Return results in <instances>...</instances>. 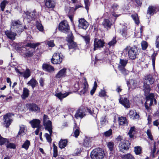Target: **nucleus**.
<instances>
[{
  "mask_svg": "<svg viewBox=\"0 0 159 159\" xmlns=\"http://www.w3.org/2000/svg\"><path fill=\"white\" fill-rule=\"evenodd\" d=\"M71 93V92H68L63 94L61 92H60L56 93L55 96L60 100H62L64 98L66 97Z\"/></svg>",
  "mask_w": 159,
  "mask_h": 159,
  "instance_id": "nucleus-30",
  "label": "nucleus"
},
{
  "mask_svg": "<svg viewBox=\"0 0 159 159\" xmlns=\"http://www.w3.org/2000/svg\"><path fill=\"white\" fill-rule=\"evenodd\" d=\"M145 80L149 82L150 84H153L155 79L153 76L151 74H148L145 76Z\"/></svg>",
  "mask_w": 159,
  "mask_h": 159,
  "instance_id": "nucleus-32",
  "label": "nucleus"
},
{
  "mask_svg": "<svg viewBox=\"0 0 159 159\" xmlns=\"http://www.w3.org/2000/svg\"><path fill=\"white\" fill-rule=\"evenodd\" d=\"M40 44L39 43H28L26 45V46L28 47H30L32 48V49H34L37 47Z\"/></svg>",
  "mask_w": 159,
  "mask_h": 159,
  "instance_id": "nucleus-38",
  "label": "nucleus"
},
{
  "mask_svg": "<svg viewBox=\"0 0 159 159\" xmlns=\"http://www.w3.org/2000/svg\"><path fill=\"white\" fill-rule=\"evenodd\" d=\"M68 142L67 139H61L58 143L59 147L61 149L65 148L67 146Z\"/></svg>",
  "mask_w": 159,
  "mask_h": 159,
  "instance_id": "nucleus-29",
  "label": "nucleus"
},
{
  "mask_svg": "<svg viewBox=\"0 0 159 159\" xmlns=\"http://www.w3.org/2000/svg\"><path fill=\"white\" fill-rule=\"evenodd\" d=\"M30 141L29 140L27 139L22 145L21 148H24L26 150H27L28 149L29 146L30 145Z\"/></svg>",
  "mask_w": 159,
  "mask_h": 159,
  "instance_id": "nucleus-47",
  "label": "nucleus"
},
{
  "mask_svg": "<svg viewBox=\"0 0 159 159\" xmlns=\"http://www.w3.org/2000/svg\"><path fill=\"white\" fill-rule=\"evenodd\" d=\"M14 115V114L13 113H8L3 116V125L7 128H8L12 122L13 120L11 117Z\"/></svg>",
  "mask_w": 159,
  "mask_h": 159,
  "instance_id": "nucleus-6",
  "label": "nucleus"
},
{
  "mask_svg": "<svg viewBox=\"0 0 159 159\" xmlns=\"http://www.w3.org/2000/svg\"><path fill=\"white\" fill-rule=\"evenodd\" d=\"M44 125L45 126V129L46 130L52 129V123L51 120H48L47 122H46L43 123Z\"/></svg>",
  "mask_w": 159,
  "mask_h": 159,
  "instance_id": "nucleus-40",
  "label": "nucleus"
},
{
  "mask_svg": "<svg viewBox=\"0 0 159 159\" xmlns=\"http://www.w3.org/2000/svg\"><path fill=\"white\" fill-rule=\"evenodd\" d=\"M89 25L88 23L84 18H81L79 20L78 26L80 28L86 30Z\"/></svg>",
  "mask_w": 159,
  "mask_h": 159,
  "instance_id": "nucleus-17",
  "label": "nucleus"
},
{
  "mask_svg": "<svg viewBox=\"0 0 159 159\" xmlns=\"http://www.w3.org/2000/svg\"><path fill=\"white\" fill-rule=\"evenodd\" d=\"M53 157H56L58 156V150L57 149V147L54 143V142L53 143Z\"/></svg>",
  "mask_w": 159,
  "mask_h": 159,
  "instance_id": "nucleus-50",
  "label": "nucleus"
},
{
  "mask_svg": "<svg viewBox=\"0 0 159 159\" xmlns=\"http://www.w3.org/2000/svg\"><path fill=\"white\" fill-rule=\"evenodd\" d=\"M135 127L134 126H133L130 127L128 132V134L130 138H134V135L132 134V133L133 131H135Z\"/></svg>",
  "mask_w": 159,
  "mask_h": 159,
  "instance_id": "nucleus-49",
  "label": "nucleus"
},
{
  "mask_svg": "<svg viewBox=\"0 0 159 159\" xmlns=\"http://www.w3.org/2000/svg\"><path fill=\"white\" fill-rule=\"evenodd\" d=\"M40 120L38 119H34L30 121V123L33 128L40 127Z\"/></svg>",
  "mask_w": 159,
  "mask_h": 159,
  "instance_id": "nucleus-25",
  "label": "nucleus"
},
{
  "mask_svg": "<svg viewBox=\"0 0 159 159\" xmlns=\"http://www.w3.org/2000/svg\"><path fill=\"white\" fill-rule=\"evenodd\" d=\"M157 53H155V52L151 56V59L152 61V65L154 67H155L156 57L157 55Z\"/></svg>",
  "mask_w": 159,
  "mask_h": 159,
  "instance_id": "nucleus-51",
  "label": "nucleus"
},
{
  "mask_svg": "<svg viewBox=\"0 0 159 159\" xmlns=\"http://www.w3.org/2000/svg\"><path fill=\"white\" fill-rule=\"evenodd\" d=\"M23 76L25 79H27L31 75V71L29 68H26L25 70L23 72Z\"/></svg>",
  "mask_w": 159,
  "mask_h": 159,
  "instance_id": "nucleus-39",
  "label": "nucleus"
},
{
  "mask_svg": "<svg viewBox=\"0 0 159 159\" xmlns=\"http://www.w3.org/2000/svg\"><path fill=\"white\" fill-rule=\"evenodd\" d=\"M93 108H91L90 107H86V109L89 113L93 116L94 117L96 118L97 117V115L94 113V110Z\"/></svg>",
  "mask_w": 159,
  "mask_h": 159,
  "instance_id": "nucleus-48",
  "label": "nucleus"
},
{
  "mask_svg": "<svg viewBox=\"0 0 159 159\" xmlns=\"http://www.w3.org/2000/svg\"><path fill=\"white\" fill-rule=\"evenodd\" d=\"M85 109L83 108H79L75 115V117L76 119H78L79 118L81 119L83 118L86 116L85 114Z\"/></svg>",
  "mask_w": 159,
  "mask_h": 159,
  "instance_id": "nucleus-15",
  "label": "nucleus"
},
{
  "mask_svg": "<svg viewBox=\"0 0 159 159\" xmlns=\"http://www.w3.org/2000/svg\"><path fill=\"white\" fill-rule=\"evenodd\" d=\"M154 94L152 93L149 94L146 97V102L144 104L145 107V108L147 110L149 109V107L146 105V103L147 102L150 101V105H152L153 104V102L154 100Z\"/></svg>",
  "mask_w": 159,
  "mask_h": 159,
  "instance_id": "nucleus-16",
  "label": "nucleus"
},
{
  "mask_svg": "<svg viewBox=\"0 0 159 159\" xmlns=\"http://www.w3.org/2000/svg\"><path fill=\"white\" fill-rule=\"evenodd\" d=\"M27 84L30 85L33 89H34L37 84H38V83L35 79L32 78L28 82Z\"/></svg>",
  "mask_w": 159,
  "mask_h": 159,
  "instance_id": "nucleus-37",
  "label": "nucleus"
},
{
  "mask_svg": "<svg viewBox=\"0 0 159 159\" xmlns=\"http://www.w3.org/2000/svg\"><path fill=\"white\" fill-rule=\"evenodd\" d=\"M42 67L44 70H45L49 72H51L54 70V68L53 67L47 64H43V65Z\"/></svg>",
  "mask_w": 159,
  "mask_h": 159,
  "instance_id": "nucleus-27",
  "label": "nucleus"
},
{
  "mask_svg": "<svg viewBox=\"0 0 159 159\" xmlns=\"http://www.w3.org/2000/svg\"><path fill=\"white\" fill-rule=\"evenodd\" d=\"M122 159H135L134 157L130 153L123 155L121 156Z\"/></svg>",
  "mask_w": 159,
  "mask_h": 159,
  "instance_id": "nucleus-41",
  "label": "nucleus"
},
{
  "mask_svg": "<svg viewBox=\"0 0 159 159\" xmlns=\"http://www.w3.org/2000/svg\"><path fill=\"white\" fill-rule=\"evenodd\" d=\"M143 90L145 94H148L151 90L150 86L145 82L143 83Z\"/></svg>",
  "mask_w": 159,
  "mask_h": 159,
  "instance_id": "nucleus-35",
  "label": "nucleus"
},
{
  "mask_svg": "<svg viewBox=\"0 0 159 159\" xmlns=\"http://www.w3.org/2000/svg\"><path fill=\"white\" fill-rule=\"evenodd\" d=\"M8 144L6 145V147L7 148H11L15 149L16 148V145L15 144L12 143H8Z\"/></svg>",
  "mask_w": 159,
  "mask_h": 159,
  "instance_id": "nucleus-54",
  "label": "nucleus"
},
{
  "mask_svg": "<svg viewBox=\"0 0 159 159\" xmlns=\"http://www.w3.org/2000/svg\"><path fill=\"white\" fill-rule=\"evenodd\" d=\"M85 8L88 11L90 6V3L89 2V0H84Z\"/></svg>",
  "mask_w": 159,
  "mask_h": 159,
  "instance_id": "nucleus-63",
  "label": "nucleus"
},
{
  "mask_svg": "<svg viewBox=\"0 0 159 159\" xmlns=\"http://www.w3.org/2000/svg\"><path fill=\"white\" fill-rule=\"evenodd\" d=\"M131 17L134 21L135 23L137 25H139V21L137 16L135 15H131Z\"/></svg>",
  "mask_w": 159,
  "mask_h": 159,
  "instance_id": "nucleus-58",
  "label": "nucleus"
},
{
  "mask_svg": "<svg viewBox=\"0 0 159 159\" xmlns=\"http://www.w3.org/2000/svg\"><path fill=\"white\" fill-rule=\"evenodd\" d=\"M44 136L45 137L47 141L49 143H51L52 141L51 136L49 135L48 134L46 133L44 134Z\"/></svg>",
  "mask_w": 159,
  "mask_h": 159,
  "instance_id": "nucleus-60",
  "label": "nucleus"
},
{
  "mask_svg": "<svg viewBox=\"0 0 159 159\" xmlns=\"http://www.w3.org/2000/svg\"><path fill=\"white\" fill-rule=\"evenodd\" d=\"M27 19H28L29 21L34 20L37 18V12L35 10L32 12L27 11L25 13Z\"/></svg>",
  "mask_w": 159,
  "mask_h": 159,
  "instance_id": "nucleus-12",
  "label": "nucleus"
},
{
  "mask_svg": "<svg viewBox=\"0 0 159 159\" xmlns=\"http://www.w3.org/2000/svg\"><path fill=\"white\" fill-rule=\"evenodd\" d=\"M8 2L6 0L3 1L1 3L0 6L1 7V10L2 11H4V9L7 4L8 3Z\"/></svg>",
  "mask_w": 159,
  "mask_h": 159,
  "instance_id": "nucleus-53",
  "label": "nucleus"
},
{
  "mask_svg": "<svg viewBox=\"0 0 159 159\" xmlns=\"http://www.w3.org/2000/svg\"><path fill=\"white\" fill-rule=\"evenodd\" d=\"M11 29L17 33H21L24 31L22 23L19 20H11Z\"/></svg>",
  "mask_w": 159,
  "mask_h": 159,
  "instance_id": "nucleus-3",
  "label": "nucleus"
},
{
  "mask_svg": "<svg viewBox=\"0 0 159 159\" xmlns=\"http://www.w3.org/2000/svg\"><path fill=\"white\" fill-rule=\"evenodd\" d=\"M131 143L128 140H126L120 143L119 145L120 151L125 153L129 149Z\"/></svg>",
  "mask_w": 159,
  "mask_h": 159,
  "instance_id": "nucleus-7",
  "label": "nucleus"
},
{
  "mask_svg": "<svg viewBox=\"0 0 159 159\" xmlns=\"http://www.w3.org/2000/svg\"><path fill=\"white\" fill-rule=\"evenodd\" d=\"M107 145L109 151L110 156H113L115 155V147L114 143L113 142L110 141L107 143Z\"/></svg>",
  "mask_w": 159,
  "mask_h": 159,
  "instance_id": "nucleus-13",
  "label": "nucleus"
},
{
  "mask_svg": "<svg viewBox=\"0 0 159 159\" xmlns=\"http://www.w3.org/2000/svg\"><path fill=\"white\" fill-rule=\"evenodd\" d=\"M116 38V37H113L112 40L108 43V44L110 47L114 46L116 43L117 41Z\"/></svg>",
  "mask_w": 159,
  "mask_h": 159,
  "instance_id": "nucleus-56",
  "label": "nucleus"
},
{
  "mask_svg": "<svg viewBox=\"0 0 159 159\" xmlns=\"http://www.w3.org/2000/svg\"><path fill=\"white\" fill-rule=\"evenodd\" d=\"M108 121L107 119V116L105 115L101 117L100 123L102 126H104L108 123Z\"/></svg>",
  "mask_w": 159,
  "mask_h": 159,
  "instance_id": "nucleus-42",
  "label": "nucleus"
},
{
  "mask_svg": "<svg viewBox=\"0 0 159 159\" xmlns=\"http://www.w3.org/2000/svg\"><path fill=\"white\" fill-rule=\"evenodd\" d=\"M5 34L8 38L12 40H14L16 38V35L15 33L11 31L7 30L5 32Z\"/></svg>",
  "mask_w": 159,
  "mask_h": 159,
  "instance_id": "nucleus-26",
  "label": "nucleus"
},
{
  "mask_svg": "<svg viewBox=\"0 0 159 159\" xmlns=\"http://www.w3.org/2000/svg\"><path fill=\"white\" fill-rule=\"evenodd\" d=\"M86 44H89L90 43V38L89 35H87L82 36Z\"/></svg>",
  "mask_w": 159,
  "mask_h": 159,
  "instance_id": "nucleus-59",
  "label": "nucleus"
},
{
  "mask_svg": "<svg viewBox=\"0 0 159 159\" xmlns=\"http://www.w3.org/2000/svg\"><path fill=\"white\" fill-rule=\"evenodd\" d=\"M136 4V6L139 7H141L142 5L143 1V0H134Z\"/></svg>",
  "mask_w": 159,
  "mask_h": 159,
  "instance_id": "nucleus-62",
  "label": "nucleus"
},
{
  "mask_svg": "<svg viewBox=\"0 0 159 159\" xmlns=\"http://www.w3.org/2000/svg\"><path fill=\"white\" fill-rule=\"evenodd\" d=\"M112 130L110 129L108 131L105 132L104 133V135L106 137H109L112 134Z\"/></svg>",
  "mask_w": 159,
  "mask_h": 159,
  "instance_id": "nucleus-57",
  "label": "nucleus"
},
{
  "mask_svg": "<svg viewBox=\"0 0 159 159\" xmlns=\"http://www.w3.org/2000/svg\"><path fill=\"white\" fill-rule=\"evenodd\" d=\"M84 82L81 88L82 89L79 91V94L80 95L85 93L88 91L89 84L86 78H84Z\"/></svg>",
  "mask_w": 159,
  "mask_h": 159,
  "instance_id": "nucleus-14",
  "label": "nucleus"
},
{
  "mask_svg": "<svg viewBox=\"0 0 159 159\" xmlns=\"http://www.w3.org/2000/svg\"><path fill=\"white\" fill-rule=\"evenodd\" d=\"M67 45L68 46L69 49H73L76 50L78 48L77 43L74 41L67 43Z\"/></svg>",
  "mask_w": 159,
  "mask_h": 159,
  "instance_id": "nucleus-33",
  "label": "nucleus"
},
{
  "mask_svg": "<svg viewBox=\"0 0 159 159\" xmlns=\"http://www.w3.org/2000/svg\"><path fill=\"white\" fill-rule=\"evenodd\" d=\"M29 95V90L26 88H23V92L21 98L23 99H25L28 98Z\"/></svg>",
  "mask_w": 159,
  "mask_h": 159,
  "instance_id": "nucleus-34",
  "label": "nucleus"
},
{
  "mask_svg": "<svg viewBox=\"0 0 159 159\" xmlns=\"http://www.w3.org/2000/svg\"><path fill=\"white\" fill-rule=\"evenodd\" d=\"M62 57H61L60 53L57 52L54 54L51 61L53 64H60L62 62Z\"/></svg>",
  "mask_w": 159,
  "mask_h": 159,
  "instance_id": "nucleus-9",
  "label": "nucleus"
},
{
  "mask_svg": "<svg viewBox=\"0 0 159 159\" xmlns=\"http://www.w3.org/2000/svg\"><path fill=\"white\" fill-rule=\"evenodd\" d=\"M66 68H63L59 70L56 75L55 77L57 78H60L64 77L66 76Z\"/></svg>",
  "mask_w": 159,
  "mask_h": 159,
  "instance_id": "nucleus-23",
  "label": "nucleus"
},
{
  "mask_svg": "<svg viewBox=\"0 0 159 159\" xmlns=\"http://www.w3.org/2000/svg\"><path fill=\"white\" fill-rule=\"evenodd\" d=\"M36 26L37 29L40 31L42 32L43 31V26L39 21L36 22Z\"/></svg>",
  "mask_w": 159,
  "mask_h": 159,
  "instance_id": "nucleus-45",
  "label": "nucleus"
},
{
  "mask_svg": "<svg viewBox=\"0 0 159 159\" xmlns=\"http://www.w3.org/2000/svg\"><path fill=\"white\" fill-rule=\"evenodd\" d=\"M119 125L127 126L129 121L125 117L121 116L119 117L118 120Z\"/></svg>",
  "mask_w": 159,
  "mask_h": 159,
  "instance_id": "nucleus-22",
  "label": "nucleus"
},
{
  "mask_svg": "<svg viewBox=\"0 0 159 159\" xmlns=\"http://www.w3.org/2000/svg\"><path fill=\"white\" fill-rule=\"evenodd\" d=\"M120 33L121 35L125 38H127V28L126 27L124 26V27L122 29L120 30Z\"/></svg>",
  "mask_w": 159,
  "mask_h": 159,
  "instance_id": "nucleus-44",
  "label": "nucleus"
},
{
  "mask_svg": "<svg viewBox=\"0 0 159 159\" xmlns=\"http://www.w3.org/2000/svg\"><path fill=\"white\" fill-rule=\"evenodd\" d=\"M105 43L104 40L95 38L94 40V50L99 48H102L105 46Z\"/></svg>",
  "mask_w": 159,
  "mask_h": 159,
  "instance_id": "nucleus-10",
  "label": "nucleus"
},
{
  "mask_svg": "<svg viewBox=\"0 0 159 159\" xmlns=\"http://www.w3.org/2000/svg\"><path fill=\"white\" fill-rule=\"evenodd\" d=\"M156 142H154V143L153 148V149L151 148V152H150V157L152 158L156 157L157 154H159V149L157 151L156 153L155 154L156 151Z\"/></svg>",
  "mask_w": 159,
  "mask_h": 159,
  "instance_id": "nucleus-24",
  "label": "nucleus"
},
{
  "mask_svg": "<svg viewBox=\"0 0 159 159\" xmlns=\"http://www.w3.org/2000/svg\"><path fill=\"white\" fill-rule=\"evenodd\" d=\"M25 128L24 127H20L19 131L18 133V135L17 136H22L25 134Z\"/></svg>",
  "mask_w": 159,
  "mask_h": 159,
  "instance_id": "nucleus-52",
  "label": "nucleus"
},
{
  "mask_svg": "<svg viewBox=\"0 0 159 159\" xmlns=\"http://www.w3.org/2000/svg\"><path fill=\"white\" fill-rule=\"evenodd\" d=\"M6 143H9L8 139L3 137L0 134V146L4 145Z\"/></svg>",
  "mask_w": 159,
  "mask_h": 159,
  "instance_id": "nucleus-46",
  "label": "nucleus"
},
{
  "mask_svg": "<svg viewBox=\"0 0 159 159\" xmlns=\"http://www.w3.org/2000/svg\"><path fill=\"white\" fill-rule=\"evenodd\" d=\"M129 115L131 119L133 120H139L140 117L139 113L136 110H131L129 111Z\"/></svg>",
  "mask_w": 159,
  "mask_h": 159,
  "instance_id": "nucleus-19",
  "label": "nucleus"
},
{
  "mask_svg": "<svg viewBox=\"0 0 159 159\" xmlns=\"http://www.w3.org/2000/svg\"><path fill=\"white\" fill-rule=\"evenodd\" d=\"M91 141L90 138L86 137H85L83 142V146L86 148H89L91 146Z\"/></svg>",
  "mask_w": 159,
  "mask_h": 159,
  "instance_id": "nucleus-31",
  "label": "nucleus"
},
{
  "mask_svg": "<svg viewBox=\"0 0 159 159\" xmlns=\"http://www.w3.org/2000/svg\"><path fill=\"white\" fill-rule=\"evenodd\" d=\"M26 107L29 111L39 113L40 111V108L35 103H27L25 105Z\"/></svg>",
  "mask_w": 159,
  "mask_h": 159,
  "instance_id": "nucleus-8",
  "label": "nucleus"
},
{
  "mask_svg": "<svg viewBox=\"0 0 159 159\" xmlns=\"http://www.w3.org/2000/svg\"><path fill=\"white\" fill-rule=\"evenodd\" d=\"M146 133L149 139L151 140H153V137L152 134L151 132L150 129H148Z\"/></svg>",
  "mask_w": 159,
  "mask_h": 159,
  "instance_id": "nucleus-61",
  "label": "nucleus"
},
{
  "mask_svg": "<svg viewBox=\"0 0 159 159\" xmlns=\"http://www.w3.org/2000/svg\"><path fill=\"white\" fill-rule=\"evenodd\" d=\"M157 12H159V6L150 5L148 7L147 13L151 16H153Z\"/></svg>",
  "mask_w": 159,
  "mask_h": 159,
  "instance_id": "nucleus-11",
  "label": "nucleus"
},
{
  "mask_svg": "<svg viewBox=\"0 0 159 159\" xmlns=\"http://www.w3.org/2000/svg\"><path fill=\"white\" fill-rule=\"evenodd\" d=\"M134 152L137 155H139L142 153V148L140 146H136L134 148Z\"/></svg>",
  "mask_w": 159,
  "mask_h": 159,
  "instance_id": "nucleus-43",
  "label": "nucleus"
},
{
  "mask_svg": "<svg viewBox=\"0 0 159 159\" xmlns=\"http://www.w3.org/2000/svg\"><path fill=\"white\" fill-rule=\"evenodd\" d=\"M142 48L143 50H145L148 48V43L147 42L145 41H143L141 43Z\"/></svg>",
  "mask_w": 159,
  "mask_h": 159,
  "instance_id": "nucleus-55",
  "label": "nucleus"
},
{
  "mask_svg": "<svg viewBox=\"0 0 159 159\" xmlns=\"http://www.w3.org/2000/svg\"><path fill=\"white\" fill-rule=\"evenodd\" d=\"M58 29L59 31L65 34H69L71 31L70 26L66 20H62L59 23Z\"/></svg>",
  "mask_w": 159,
  "mask_h": 159,
  "instance_id": "nucleus-4",
  "label": "nucleus"
},
{
  "mask_svg": "<svg viewBox=\"0 0 159 159\" xmlns=\"http://www.w3.org/2000/svg\"><path fill=\"white\" fill-rule=\"evenodd\" d=\"M119 102L126 108H128L130 107L129 101L126 98L120 97L119 99Z\"/></svg>",
  "mask_w": 159,
  "mask_h": 159,
  "instance_id": "nucleus-18",
  "label": "nucleus"
},
{
  "mask_svg": "<svg viewBox=\"0 0 159 159\" xmlns=\"http://www.w3.org/2000/svg\"><path fill=\"white\" fill-rule=\"evenodd\" d=\"M67 34V35L66 38V40L67 43L74 41V37L72 31H70L69 34Z\"/></svg>",
  "mask_w": 159,
  "mask_h": 159,
  "instance_id": "nucleus-36",
  "label": "nucleus"
},
{
  "mask_svg": "<svg viewBox=\"0 0 159 159\" xmlns=\"http://www.w3.org/2000/svg\"><path fill=\"white\" fill-rule=\"evenodd\" d=\"M139 50L136 46L134 45L131 47L129 45L126 47L124 50L125 52H127L128 56L130 59L134 60L138 58L139 53Z\"/></svg>",
  "mask_w": 159,
  "mask_h": 159,
  "instance_id": "nucleus-1",
  "label": "nucleus"
},
{
  "mask_svg": "<svg viewBox=\"0 0 159 159\" xmlns=\"http://www.w3.org/2000/svg\"><path fill=\"white\" fill-rule=\"evenodd\" d=\"M104 155L103 150L99 148L93 149L90 154V157L92 159H102Z\"/></svg>",
  "mask_w": 159,
  "mask_h": 159,
  "instance_id": "nucleus-2",
  "label": "nucleus"
},
{
  "mask_svg": "<svg viewBox=\"0 0 159 159\" xmlns=\"http://www.w3.org/2000/svg\"><path fill=\"white\" fill-rule=\"evenodd\" d=\"M106 92L104 90H102L99 92V96L101 97H104L106 96Z\"/></svg>",
  "mask_w": 159,
  "mask_h": 159,
  "instance_id": "nucleus-64",
  "label": "nucleus"
},
{
  "mask_svg": "<svg viewBox=\"0 0 159 159\" xmlns=\"http://www.w3.org/2000/svg\"><path fill=\"white\" fill-rule=\"evenodd\" d=\"M128 61L127 60L120 59L119 62L120 65H119L118 66L119 70L125 75L128 74V70L125 68L128 63Z\"/></svg>",
  "mask_w": 159,
  "mask_h": 159,
  "instance_id": "nucleus-5",
  "label": "nucleus"
},
{
  "mask_svg": "<svg viewBox=\"0 0 159 159\" xmlns=\"http://www.w3.org/2000/svg\"><path fill=\"white\" fill-rule=\"evenodd\" d=\"M25 49L26 52L23 54V56L24 57L29 58L33 57L35 52L34 49L26 48H25Z\"/></svg>",
  "mask_w": 159,
  "mask_h": 159,
  "instance_id": "nucleus-21",
  "label": "nucleus"
},
{
  "mask_svg": "<svg viewBox=\"0 0 159 159\" xmlns=\"http://www.w3.org/2000/svg\"><path fill=\"white\" fill-rule=\"evenodd\" d=\"M45 5L48 8H53L55 7L56 2V0H44Z\"/></svg>",
  "mask_w": 159,
  "mask_h": 159,
  "instance_id": "nucleus-20",
  "label": "nucleus"
},
{
  "mask_svg": "<svg viewBox=\"0 0 159 159\" xmlns=\"http://www.w3.org/2000/svg\"><path fill=\"white\" fill-rule=\"evenodd\" d=\"M102 25L105 28L109 29L111 28L112 24L109 19H104L102 23Z\"/></svg>",
  "mask_w": 159,
  "mask_h": 159,
  "instance_id": "nucleus-28",
  "label": "nucleus"
}]
</instances>
